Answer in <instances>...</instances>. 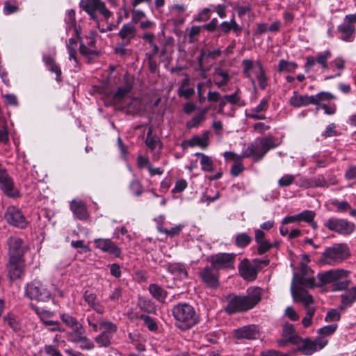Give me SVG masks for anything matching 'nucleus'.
<instances>
[{"label":"nucleus","instance_id":"1","mask_svg":"<svg viewBox=\"0 0 356 356\" xmlns=\"http://www.w3.org/2000/svg\"><path fill=\"white\" fill-rule=\"evenodd\" d=\"M312 270L304 266L301 268V275L294 274L293 279L302 284L307 288L321 286L334 283V291H342L348 288L350 281L347 280L350 272L341 268H337L319 273L316 279L309 273Z\"/></svg>","mask_w":356,"mask_h":356},{"label":"nucleus","instance_id":"2","mask_svg":"<svg viewBox=\"0 0 356 356\" xmlns=\"http://www.w3.org/2000/svg\"><path fill=\"white\" fill-rule=\"evenodd\" d=\"M177 326L181 330L191 328L199 322V315L194 307L188 303H179L172 308Z\"/></svg>","mask_w":356,"mask_h":356},{"label":"nucleus","instance_id":"3","mask_svg":"<svg viewBox=\"0 0 356 356\" xmlns=\"http://www.w3.org/2000/svg\"><path fill=\"white\" fill-rule=\"evenodd\" d=\"M131 90V86L120 87L113 96V100L127 113L139 114L143 111L144 105L140 99L129 96Z\"/></svg>","mask_w":356,"mask_h":356},{"label":"nucleus","instance_id":"4","mask_svg":"<svg viewBox=\"0 0 356 356\" xmlns=\"http://www.w3.org/2000/svg\"><path fill=\"white\" fill-rule=\"evenodd\" d=\"M261 300L260 290L253 289L248 291L247 296H234L230 298L226 307V312L229 314L242 312L254 307Z\"/></svg>","mask_w":356,"mask_h":356},{"label":"nucleus","instance_id":"5","mask_svg":"<svg viewBox=\"0 0 356 356\" xmlns=\"http://www.w3.org/2000/svg\"><path fill=\"white\" fill-rule=\"evenodd\" d=\"M349 255V249L346 245L343 243L335 244L324 251L320 262L324 264L334 265L341 263Z\"/></svg>","mask_w":356,"mask_h":356},{"label":"nucleus","instance_id":"6","mask_svg":"<svg viewBox=\"0 0 356 356\" xmlns=\"http://www.w3.org/2000/svg\"><path fill=\"white\" fill-rule=\"evenodd\" d=\"M306 286L300 284L298 281L293 279L291 291L293 300L296 302H302L306 309L307 316L313 317L315 313V309L310 307L309 305L314 302L312 296L305 290Z\"/></svg>","mask_w":356,"mask_h":356},{"label":"nucleus","instance_id":"7","mask_svg":"<svg viewBox=\"0 0 356 356\" xmlns=\"http://www.w3.org/2000/svg\"><path fill=\"white\" fill-rule=\"evenodd\" d=\"M278 142L271 136L262 138L258 145L251 144L244 150V156H252L255 160H260L272 148L276 147Z\"/></svg>","mask_w":356,"mask_h":356},{"label":"nucleus","instance_id":"8","mask_svg":"<svg viewBox=\"0 0 356 356\" xmlns=\"http://www.w3.org/2000/svg\"><path fill=\"white\" fill-rule=\"evenodd\" d=\"M25 295L30 299L47 302L51 298V291L47 285L40 280H35L26 284Z\"/></svg>","mask_w":356,"mask_h":356},{"label":"nucleus","instance_id":"9","mask_svg":"<svg viewBox=\"0 0 356 356\" xmlns=\"http://www.w3.org/2000/svg\"><path fill=\"white\" fill-rule=\"evenodd\" d=\"M80 7L94 19H96L97 11L106 19L111 16V12L106 8L105 3L101 0H81Z\"/></svg>","mask_w":356,"mask_h":356},{"label":"nucleus","instance_id":"10","mask_svg":"<svg viewBox=\"0 0 356 356\" xmlns=\"http://www.w3.org/2000/svg\"><path fill=\"white\" fill-rule=\"evenodd\" d=\"M324 226L329 230L339 234L348 235L355 229V225L345 219L331 218L324 222Z\"/></svg>","mask_w":356,"mask_h":356},{"label":"nucleus","instance_id":"11","mask_svg":"<svg viewBox=\"0 0 356 356\" xmlns=\"http://www.w3.org/2000/svg\"><path fill=\"white\" fill-rule=\"evenodd\" d=\"M0 188L8 197L16 198L19 197V191L14 186L12 178L8 174L6 169L0 163Z\"/></svg>","mask_w":356,"mask_h":356},{"label":"nucleus","instance_id":"12","mask_svg":"<svg viewBox=\"0 0 356 356\" xmlns=\"http://www.w3.org/2000/svg\"><path fill=\"white\" fill-rule=\"evenodd\" d=\"M236 255L233 253H219L210 257L209 261L215 270L234 268Z\"/></svg>","mask_w":356,"mask_h":356},{"label":"nucleus","instance_id":"13","mask_svg":"<svg viewBox=\"0 0 356 356\" xmlns=\"http://www.w3.org/2000/svg\"><path fill=\"white\" fill-rule=\"evenodd\" d=\"M4 218L6 222L12 226L23 229L27 225V221L22 211L14 206L7 208Z\"/></svg>","mask_w":356,"mask_h":356},{"label":"nucleus","instance_id":"14","mask_svg":"<svg viewBox=\"0 0 356 356\" xmlns=\"http://www.w3.org/2000/svg\"><path fill=\"white\" fill-rule=\"evenodd\" d=\"M7 244L8 246L9 258H12V259H23L27 247L22 239L11 236L8 239Z\"/></svg>","mask_w":356,"mask_h":356},{"label":"nucleus","instance_id":"15","mask_svg":"<svg viewBox=\"0 0 356 356\" xmlns=\"http://www.w3.org/2000/svg\"><path fill=\"white\" fill-rule=\"evenodd\" d=\"M94 243L95 248L101 251L113 255L115 257H120L121 254L120 248L110 238H96Z\"/></svg>","mask_w":356,"mask_h":356},{"label":"nucleus","instance_id":"16","mask_svg":"<svg viewBox=\"0 0 356 356\" xmlns=\"http://www.w3.org/2000/svg\"><path fill=\"white\" fill-rule=\"evenodd\" d=\"M327 343V340L324 337H317L315 340L304 341L299 349L307 355H310L314 352L321 350Z\"/></svg>","mask_w":356,"mask_h":356},{"label":"nucleus","instance_id":"17","mask_svg":"<svg viewBox=\"0 0 356 356\" xmlns=\"http://www.w3.org/2000/svg\"><path fill=\"white\" fill-rule=\"evenodd\" d=\"M233 336L236 339L254 340L259 337V331L254 325L243 326L233 331Z\"/></svg>","mask_w":356,"mask_h":356},{"label":"nucleus","instance_id":"18","mask_svg":"<svg viewBox=\"0 0 356 356\" xmlns=\"http://www.w3.org/2000/svg\"><path fill=\"white\" fill-rule=\"evenodd\" d=\"M242 65L243 67V72L246 77L249 79L252 85L255 88V81L252 76V73L255 75L264 70L263 65L259 60L254 61L250 59H245L242 61Z\"/></svg>","mask_w":356,"mask_h":356},{"label":"nucleus","instance_id":"19","mask_svg":"<svg viewBox=\"0 0 356 356\" xmlns=\"http://www.w3.org/2000/svg\"><path fill=\"white\" fill-rule=\"evenodd\" d=\"M268 99L263 98L257 106L247 110L245 115L248 118L255 120H265L266 117L264 113L268 108Z\"/></svg>","mask_w":356,"mask_h":356},{"label":"nucleus","instance_id":"20","mask_svg":"<svg viewBox=\"0 0 356 356\" xmlns=\"http://www.w3.org/2000/svg\"><path fill=\"white\" fill-rule=\"evenodd\" d=\"M218 270L212 267H206L201 270L200 275L202 281L209 286L215 288L218 286Z\"/></svg>","mask_w":356,"mask_h":356},{"label":"nucleus","instance_id":"21","mask_svg":"<svg viewBox=\"0 0 356 356\" xmlns=\"http://www.w3.org/2000/svg\"><path fill=\"white\" fill-rule=\"evenodd\" d=\"M241 275L246 280H254L257 274V269L248 259H243L238 266Z\"/></svg>","mask_w":356,"mask_h":356},{"label":"nucleus","instance_id":"22","mask_svg":"<svg viewBox=\"0 0 356 356\" xmlns=\"http://www.w3.org/2000/svg\"><path fill=\"white\" fill-rule=\"evenodd\" d=\"M7 268L8 276L11 280H15L19 278L23 272V259H12V258H9V263L8 264Z\"/></svg>","mask_w":356,"mask_h":356},{"label":"nucleus","instance_id":"23","mask_svg":"<svg viewBox=\"0 0 356 356\" xmlns=\"http://www.w3.org/2000/svg\"><path fill=\"white\" fill-rule=\"evenodd\" d=\"M118 35L124 44H130L136 35L135 26L131 23L124 24L120 30Z\"/></svg>","mask_w":356,"mask_h":356},{"label":"nucleus","instance_id":"24","mask_svg":"<svg viewBox=\"0 0 356 356\" xmlns=\"http://www.w3.org/2000/svg\"><path fill=\"white\" fill-rule=\"evenodd\" d=\"M312 100H314V98L312 96L302 95L298 94V92L294 91L293 95L289 99V103L292 106L298 108L312 104Z\"/></svg>","mask_w":356,"mask_h":356},{"label":"nucleus","instance_id":"25","mask_svg":"<svg viewBox=\"0 0 356 356\" xmlns=\"http://www.w3.org/2000/svg\"><path fill=\"white\" fill-rule=\"evenodd\" d=\"M70 209L73 213L80 220H86L88 217L86 206L82 201H72Z\"/></svg>","mask_w":356,"mask_h":356},{"label":"nucleus","instance_id":"26","mask_svg":"<svg viewBox=\"0 0 356 356\" xmlns=\"http://www.w3.org/2000/svg\"><path fill=\"white\" fill-rule=\"evenodd\" d=\"M209 136V132L205 131L202 133V136H195L186 143L191 147L199 146L202 148H206L208 145Z\"/></svg>","mask_w":356,"mask_h":356},{"label":"nucleus","instance_id":"27","mask_svg":"<svg viewBox=\"0 0 356 356\" xmlns=\"http://www.w3.org/2000/svg\"><path fill=\"white\" fill-rule=\"evenodd\" d=\"M338 31L341 33L339 38L346 42L353 40V37L355 31V28L351 24H342L338 28Z\"/></svg>","mask_w":356,"mask_h":356},{"label":"nucleus","instance_id":"28","mask_svg":"<svg viewBox=\"0 0 356 356\" xmlns=\"http://www.w3.org/2000/svg\"><path fill=\"white\" fill-rule=\"evenodd\" d=\"M355 301H356V286L351 288L346 293L341 296V304L340 308L341 309L350 307Z\"/></svg>","mask_w":356,"mask_h":356},{"label":"nucleus","instance_id":"29","mask_svg":"<svg viewBox=\"0 0 356 356\" xmlns=\"http://www.w3.org/2000/svg\"><path fill=\"white\" fill-rule=\"evenodd\" d=\"M195 156L200 158V163L202 171L209 172L213 171V161L211 157L200 152L196 153Z\"/></svg>","mask_w":356,"mask_h":356},{"label":"nucleus","instance_id":"30","mask_svg":"<svg viewBox=\"0 0 356 356\" xmlns=\"http://www.w3.org/2000/svg\"><path fill=\"white\" fill-rule=\"evenodd\" d=\"M148 290L150 294L158 301L163 302L166 298V291L156 284H151L149 285Z\"/></svg>","mask_w":356,"mask_h":356},{"label":"nucleus","instance_id":"31","mask_svg":"<svg viewBox=\"0 0 356 356\" xmlns=\"http://www.w3.org/2000/svg\"><path fill=\"white\" fill-rule=\"evenodd\" d=\"M61 321L72 330L79 328V326H83L76 318L67 313H60L59 314Z\"/></svg>","mask_w":356,"mask_h":356},{"label":"nucleus","instance_id":"32","mask_svg":"<svg viewBox=\"0 0 356 356\" xmlns=\"http://www.w3.org/2000/svg\"><path fill=\"white\" fill-rule=\"evenodd\" d=\"M214 76L216 77L215 85L218 88L225 86L230 79L228 73L220 69L215 71Z\"/></svg>","mask_w":356,"mask_h":356},{"label":"nucleus","instance_id":"33","mask_svg":"<svg viewBox=\"0 0 356 356\" xmlns=\"http://www.w3.org/2000/svg\"><path fill=\"white\" fill-rule=\"evenodd\" d=\"M207 109H202L197 115H195L191 120L187 122L186 127L188 129H192L197 127L200 124L204 122L206 119V114Z\"/></svg>","mask_w":356,"mask_h":356},{"label":"nucleus","instance_id":"34","mask_svg":"<svg viewBox=\"0 0 356 356\" xmlns=\"http://www.w3.org/2000/svg\"><path fill=\"white\" fill-rule=\"evenodd\" d=\"M283 337L289 338L291 343H297L299 339L294 333V327L292 324L285 323L283 325Z\"/></svg>","mask_w":356,"mask_h":356},{"label":"nucleus","instance_id":"35","mask_svg":"<svg viewBox=\"0 0 356 356\" xmlns=\"http://www.w3.org/2000/svg\"><path fill=\"white\" fill-rule=\"evenodd\" d=\"M43 60L49 70L56 74V80L60 81L61 70L60 67L54 63V59L49 56H44Z\"/></svg>","mask_w":356,"mask_h":356},{"label":"nucleus","instance_id":"36","mask_svg":"<svg viewBox=\"0 0 356 356\" xmlns=\"http://www.w3.org/2000/svg\"><path fill=\"white\" fill-rule=\"evenodd\" d=\"M169 271L180 279L186 278L188 274L184 266L181 264H173L169 266Z\"/></svg>","mask_w":356,"mask_h":356},{"label":"nucleus","instance_id":"37","mask_svg":"<svg viewBox=\"0 0 356 356\" xmlns=\"http://www.w3.org/2000/svg\"><path fill=\"white\" fill-rule=\"evenodd\" d=\"M100 329L102 330V333H105L112 337L117 331L116 325L111 321H101L99 322Z\"/></svg>","mask_w":356,"mask_h":356},{"label":"nucleus","instance_id":"38","mask_svg":"<svg viewBox=\"0 0 356 356\" xmlns=\"http://www.w3.org/2000/svg\"><path fill=\"white\" fill-rule=\"evenodd\" d=\"M67 49L69 54V59L73 60L75 65H77L78 60L76 58V40L74 38H70L68 42L66 44Z\"/></svg>","mask_w":356,"mask_h":356},{"label":"nucleus","instance_id":"39","mask_svg":"<svg viewBox=\"0 0 356 356\" xmlns=\"http://www.w3.org/2000/svg\"><path fill=\"white\" fill-rule=\"evenodd\" d=\"M312 97L314 98L312 100V104H316L318 106L320 102H330L333 99L334 97L328 92H321L316 95H312Z\"/></svg>","mask_w":356,"mask_h":356},{"label":"nucleus","instance_id":"40","mask_svg":"<svg viewBox=\"0 0 356 356\" xmlns=\"http://www.w3.org/2000/svg\"><path fill=\"white\" fill-rule=\"evenodd\" d=\"M252 241V237L247 233H240L235 236V244L240 248L248 246Z\"/></svg>","mask_w":356,"mask_h":356},{"label":"nucleus","instance_id":"41","mask_svg":"<svg viewBox=\"0 0 356 356\" xmlns=\"http://www.w3.org/2000/svg\"><path fill=\"white\" fill-rule=\"evenodd\" d=\"M332 53L330 50H326L318 53L316 55V62L320 64L325 70L328 68L327 60L331 57Z\"/></svg>","mask_w":356,"mask_h":356},{"label":"nucleus","instance_id":"42","mask_svg":"<svg viewBox=\"0 0 356 356\" xmlns=\"http://www.w3.org/2000/svg\"><path fill=\"white\" fill-rule=\"evenodd\" d=\"M84 334L85 329L83 326H79V328L73 330V332H70L67 334V335L70 337V341L77 343L82 341Z\"/></svg>","mask_w":356,"mask_h":356},{"label":"nucleus","instance_id":"43","mask_svg":"<svg viewBox=\"0 0 356 356\" xmlns=\"http://www.w3.org/2000/svg\"><path fill=\"white\" fill-rule=\"evenodd\" d=\"M112 337L102 332L95 338V342L99 347L109 346L112 343Z\"/></svg>","mask_w":356,"mask_h":356},{"label":"nucleus","instance_id":"44","mask_svg":"<svg viewBox=\"0 0 356 356\" xmlns=\"http://www.w3.org/2000/svg\"><path fill=\"white\" fill-rule=\"evenodd\" d=\"M296 67V63L293 62H288L284 60H281L278 64V71L280 72H294Z\"/></svg>","mask_w":356,"mask_h":356},{"label":"nucleus","instance_id":"45","mask_svg":"<svg viewBox=\"0 0 356 356\" xmlns=\"http://www.w3.org/2000/svg\"><path fill=\"white\" fill-rule=\"evenodd\" d=\"M86 321L89 326L92 327V332H97L100 328L99 322L103 321L101 318H97L92 314L87 316Z\"/></svg>","mask_w":356,"mask_h":356},{"label":"nucleus","instance_id":"46","mask_svg":"<svg viewBox=\"0 0 356 356\" xmlns=\"http://www.w3.org/2000/svg\"><path fill=\"white\" fill-rule=\"evenodd\" d=\"M129 189L134 195L139 197L143 193L142 184L137 180H134L130 183Z\"/></svg>","mask_w":356,"mask_h":356},{"label":"nucleus","instance_id":"47","mask_svg":"<svg viewBox=\"0 0 356 356\" xmlns=\"http://www.w3.org/2000/svg\"><path fill=\"white\" fill-rule=\"evenodd\" d=\"M33 308L44 325H45V322L51 321L50 320H48V318L53 316L52 312L47 311V310L42 309H40L36 307H33Z\"/></svg>","mask_w":356,"mask_h":356},{"label":"nucleus","instance_id":"48","mask_svg":"<svg viewBox=\"0 0 356 356\" xmlns=\"http://www.w3.org/2000/svg\"><path fill=\"white\" fill-rule=\"evenodd\" d=\"M257 244L258 245L257 252L260 255L266 253V252H268L269 250L274 247V244H272V243H270L268 240L261 241V242Z\"/></svg>","mask_w":356,"mask_h":356},{"label":"nucleus","instance_id":"49","mask_svg":"<svg viewBox=\"0 0 356 356\" xmlns=\"http://www.w3.org/2000/svg\"><path fill=\"white\" fill-rule=\"evenodd\" d=\"M140 318L150 331H156L157 330V324L152 318L147 315H141Z\"/></svg>","mask_w":356,"mask_h":356},{"label":"nucleus","instance_id":"50","mask_svg":"<svg viewBox=\"0 0 356 356\" xmlns=\"http://www.w3.org/2000/svg\"><path fill=\"white\" fill-rule=\"evenodd\" d=\"M139 305L147 312L154 313L156 311L154 304L149 300H142L139 302Z\"/></svg>","mask_w":356,"mask_h":356},{"label":"nucleus","instance_id":"51","mask_svg":"<svg viewBox=\"0 0 356 356\" xmlns=\"http://www.w3.org/2000/svg\"><path fill=\"white\" fill-rule=\"evenodd\" d=\"M300 215L303 222L308 223L312 222V226L314 227V225H316V223L313 222L315 217V213L313 211L305 210L300 213Z\"/></svg>","mask_w":356,"mask_h":356},{"label":"nucleus","instance_id":"52","mask_svg":"<svg viewBox=\"0 0 356 356\" xmlns=\"http://www.w3.org/2000/svg\"><path fill=\"white\" fill-rule=\"evenodd\" d=\"M244 152L241 155H238L232 152H225L224 153L225 159L227 161H233L234 163H240L243 158H248V156H243Z\"/></svg>","mask_w":356,"mask_h":356},{"label":"nucleus","instance_id":"53","mask_svg":"<svg viewBox=\"0 0 356 356\" xmlns=\"http://www.w3.org/2000/svg\"><path fill=\"white\" fill-rule=\"evenodd\" d=\"M340 314L337 309H331L327 313L325 321L326 322H336L340 320Z\"/></svg>","mask_w":356,"mask_h":356},{"label":"nucleus","instance_id":"54","mask_svg":"<svg viewBox=\"0 0 356 356\" xmlns=\"http://www.w3.org/2000/svg\"><path fill=\"white\" fill-rule=\"evenodd\" d=\"M337 325L332 324L325 325L318 330V333L323 335H330L332 334L337 330Z\"/></svg>","mask_w":356,"mask_h":356},{"label":"nucleus","instance_id":"55","mask_svg":"<svg viewBox=\"0 0 356 356\" xmlns=\"http://www.w3.org/2000/svg\"><path fill=\"white\" fill-rule=\"evenodd\" d=\"M183 227H184V225H178L174 227H172L170 229H161L160 232L165 233V234L169 235L170 236H174L178 235L180 233V232L182 230Z\"/></svg>","mask_w":356,"mask_h":356},{"label":"nucleus","instance_id":"56","mask_svg":"<svg viewBox=\"0 0 356 356\" xmlns=\"http://www.w3.org/2000/svg\"><path fill=\"white\" fill-rule=\"evenodd\" d=\"M295 179V176L291 175H285L278 181L280 186L286 187L291 185Z\"/></svg>","mask_w":356,"mask_h":356},{"label":"nucleus","instance_id":"57","mask_svg":"<svg viewBox=\"0 0 356 356\" xmlns=\"http://www.w3.org/2000/svg\"><path fill=\"white\" fill-rule=\"evenodd\" d=\"M5 321L8 323L10 328L14 331H17L20 328V325L17 318L15 316H9L4 318Z\"/></svg>","mask_w":356,"mask_h":356},{"label":"nucleus","instance_id":"58","mask_svg":"<svg viewBox=\"0 0 356 356\" xmlns=\"http://www.w3.org/2000/svg\"><path fill=\"white\" fill-rule=\"evenodd\" d=\"M259 85L261 89L264 90L267 86V77L264 69L256 74Z\"/></svg>","mask_w":356,"mask_h":356},{"label":"nucleus","instance_id":"59","mask_svg":"<svg viewBox=\"0 0 356 356\" xmlns=\"http://www.w3.org/2000/svg\"><path fill=\"white\" fill-rule=\"evenodd\" d=\"M195 94V90L192 88H183L179 87L178 89V95L180 97H184L186 99L190 98Z\"/></svg>","mask_w":356,"mask_h":356},{"label":"nucleus","instance_id":"60","mask_svg":"<svg viewBox=\"0 0 356 356\" xmlns=\"http://www.w3.org/2000/svg\"><path fill=\"white\" fill-rule=\"evenodd\" d=\"M65 20L66 23L68 24L69 28L74 27L75 12L73 10H67Z\"/></svg>","mask_w":356,"mask_h":356},{"label":"nucleus","instance_id":"61","mask_svg":"<svg viewBox=\"0 0 356 356\" xmlns=\"http://www.w3.org/2000/svg\"><path fill=\"white\" fill-rule=\"evenodd\" d=\"M156 143L157 138L152 136V129H149L145 140L146 145L151 149H154L156 147Z\"/></svg>","mask_w":356,"mask_h":356},{"label":"nucleus","instance_id":"62","mask_svg":"<svg viewBox=\"0 0 356 356\" xmlns=\"http://www.w3.org/2000/svg\"><path fill=\"white\" fill-rule=\"evenodd\" d=\"M45 325L49 327V330L51 332L59 331L63 332L64 330L61 327L60 323L58 321H47Z\"/></svg>","mask_w":356,"mask_h":356},{"label":"nucleus","instance_id":"63","mask_svg":"<svg viewBox=\"0 0 356 356\" xmlns=\"http://www.w3.org/2000/svg\"><path fill=\"white\" fill-rule=\"evenodd\" d=\"M170 11L173 15H179L186 11V6L181 4H175L170 8Z\"/></svg>","mask_w":356,"mask_h":356},{"label":"nucleus","instance_id":"64","mask_svg":"<svg viewBox=\"0 0 356 356\" xmlns=\"http://www.w3.org/2000/svg\"><path fill=\"white\" fill-rule=\"evenodd\" d=\"M44 352L49 356H63L58 350L51 345L44 347Z\"/></svg>","mask_w":356,"mask_h":356}]
</instances>
